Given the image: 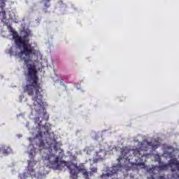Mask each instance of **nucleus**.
<instances>
[{"label":"nucleus","mask_w":179,"mask_h":179,"mask_svg":"<svg viewBox=\"0 0 179 179\" xmlns=\"http://www.w3.org/2000/svg\"><path fill=\"white\" fill-rule=\"evenodd\" d=\"M40 117H36L35 120L36 124H38V127H41V121H40Z\"/></svg>","instance_id":"nucleus-16"},{"label":"nucleus","mask_w":179,"mask_h":179,"mask_svg":"<svg viewBox=\"0 0 179 179\" xmlns=\"http://www.w3.org/2000/svg\"><path fill=\"white\" fill-rule=\"evenodd\" d=\"M0 152H2L4 156H8L12 153V148L10 146L3 145L0 146Z\"/></svg>","instance_id":"nucleus-7"},{"label":"nucleus","mask_w":179,"mask_h":179,"mask_svg":"<svg viewBox=\"0 0 179 179\" xmlns=\"http://www.w3.org/2000/svg\"><path fill=\"white\" fill-rule=\"evenodd\" d=\"M43 12L45 13H48V8H50V6H51V0H43Z\"/></svg>","instance_id":"nucleus-9"},{"label":"nucleus","mask_w":179,"mask_h":179,"mask_svg":"<svg viewBox=\"0 0 179 179\" xmlns=\"http://www.w3.org/2000/svg\"><path fill=\"white\" fill-rule=\"evenodd\" d=\"M169 166H170L169 164H164V162H159L158 169H159V170L166 171L169 169Z\"/></svg>","instance_id":"nucleus-10"},{"label":"nucleus","mask_w":179,"mask_h":179,"mask_svg":"<svg viewBox=\"0 0 179 179\" xmlns=\"http://www.w3.org/2000/svg\"><path fill=\"white\" fill-rule=\"evenodd\" d=\"M142 165H143V164H141Z\"/></svg>","instance_id":"nucleus-20"},{"label":"nucleus","mask_w":179,"mask_h":179,"mask_svg":"<svg viewBox=\"0 0 179 179\" xmlns=\"http://www.w3.org/2000/svg\"><path fill=\"white\" fill-rule=\"evenodd\" d=\"M13 38L15 40V45L18 48L22 49L18 55L22 61H24L25 65L27 67V85L23 87L24 93H27L28 96H31V100L33 104L31 106L32 110H34L38 114H40L41 111L45 110V106L47 102H44V96L43 95V88L41 84L38 82V76H37V70L34 64H30V59H31V55L36 54L34 48L31 47V45L29 44L30 42V34L24 31L22 33V36H19V34L16 31H13Z\"/></svg>","instance_id":"nucleus-1"},{"label":"nucleus","mask_w":179,"mask_h":179,"mask_svg":"<svg viewBox=\"0 0 179 179\" xmlns=\"http://www.w3.org/2000/svg\"><path fill=\"white\" fill-rule=\"evenodd\" d=\"M36 166V162L34 159L28 160V166L27 169V174H29L31 177H36V171L33 169V166Z\"/></svg>","instance_id":"nucleus-4"},{"label":"nucleus","mask_w":179,"mask_h":179,"mask_svg":"<svg viewBox=\"0 0 179 179\" xmlns=\"http://www.w3.org/2000/svg\"><path fill=\"white\" fill-rule=\"evenodd\" d=\"M36 136L41 141L39 144L40 148L45 146V143H44V141L43 140V131H38Z\"/></svg>","instance_id":"nucleus-8"},{"label":"nucleus","mask_w":179,"mask_h":179,"mask_svg":"<svg viewBox=\"0 0 179 179\" xmlns=\"http://www.w3.org/2000/svg\"><path fill=\"white\" fill-rule=\"evenodd\" d=\"M138 146L139 148H135L133 150V155L138 159H142L145 156V152H148L149 148H151L153 150L157 149V145L153 144V142L143 141L138 142Z\"/></svg>","instance_id":"nucleus-3"},{"label":"nucleus","mask_w":179,"mask_h":179,"mask_svg":"<svg viewBox=\"0 0 179 179\" xmlns=\"http://www.w3.org/2000/svg\"><path fill=\"white\" fill-rule=\"evenodd\" d=\"M53 142H55L53 149L54 150H55V152H58V150H59V145H58V142L55 139L53 140Z\"/></svg>","instance_id":"nucleus-15"},{"label":"nucleus","mask_w":179,"mask_h":179,"mask_svg":"<svg viewBox=\"0 0 179 179\" xmlns=\"http://www.w3.org/2000/svg\"><path fill=\"white\" fill-rule=\"evenodd\" d=\"M122 156H124V157H128V155H127V153L125 152V150L122 151Z\"/></svg>","instance_id":"nucleus-19"},{"label":"nucleus","mask_w":179,"mask_h":179,"mask_svg":"<svg viewBox=\"0 0 179 179\" xmlns=\"http://www.w3.org/2000/svg\"><path fill=\"white\" fill-rule=\"evenodd\" d=\"M170 164H174L175 166H176V167L179 170V162L178 161H177V159L175 158V159H171Z\"/></svg>","instance_id":"nucleus-13"},{"label":"nucleus","mask_w":179,"mask_h":179,"mask_svg":"<svg viewBox=\"0 0 179 179\" xmlns=\"http://www.w3.org/2000/svg\"><path fill=\"white\" fill-rule=\"evenodd\" d=\"M62 164H64V166H66V167L69 168V166L68 165V162L66 161H62Z\"/></svg>","instance_id":"nucleus-17"},{"label":"nucleus","mask_w":179,"mask_h":179,"mask_svg":"<svg viewBox=\"0 0 179 179\" xmlns=\"http://www.w3.org/2000/svg\"><path fill=\"white\" fill-rule=\"evenodd\" d=\"M91 171L89 173V176H90V177H92V176H93V174H94V173H97V168L96 167H91L90 168Z\"/></svg>","instance_id":"nucleus-14"},{"label":"nucleus","mask_w":179,"mask_h":179,"mask_svg":"<svg viewBox=\"0 0 179 179\" xmlns=\"http://www.w3.org/2000/svg\"><path fill=\"white\" fill-rule=\"evenodd\" d=\"M43 128L45 129L44 135H49L50 129H51V124L50 123H45Z\"/></svg>","instance_id":"nucleus-12"},{"label":"nucleus","mask_w":179,"mask_h":179,"mask_svg":"<svg viewBox=\"0 0 179 179\" xmlns=\"http://www.w3.org/2000/svg\"><path fill=\"white\" fill-rule=\"evenodd\" d=\"M6 0H0V9L1 11L0 12V19L1 20H5L6 19V11L3 10L5 6H6Z\"/></svg>","instance_id":"nucleus-6"},{"label":"nucleus","mask_w":179,"mask_h":179,"mask_svg":"<svg viewBox=\"0 0 179 179\" xmlns=\"http://www.w3.org/2000/svg\"><path fill=\"white\" fill-rule=\"evenodd\" d=\"M64 157V150H61L59 156L55 157V155L51 154V152L45 153L44 152L42 155L43 160H48V163L47 164L48 167L50 169H53V170H62L64 166L59 164V159Z\"/></svg>","instance_id":"nucleus-2"},{"label":"nucleus","mask_w":179,"mask_h":179,"mask_svg":"<svg viewBox=\"0 0 179 179\" xmlns=\"http://www.w3.org/2000/svg\"><path fill=\"white\" fill-rule=\"evenodd\" d=\"M30 156H34V155H36V151L34 150H30V153H29Z\"/></svg>","instance_id":"nucleus-18"},{"label":"nucleus","mask_w":179,"mask_h":179,"mask_svg":"<svg viewBox=\"0 0 179 179\" xmlns=\"http://www.w3.org/2000/svg\"><path fill=\"white\" fill-rule=\"evenodd\" d=\"M70 174H71V178L78 179V174H79V172L76 169H70Z\"/></svg>","instance_id":"nucleus-11"},{"label":"nucleus","mask_w":179,"mask_h":179,"mask_svg":"<svg viewBox=\"0 0 179 179\" xmlns=\"http://www.w3.org/2000/svg\"><path fill=\"white\" fill-rule=\"evenodd\" d=\"M76 169L78 173H82L85 179H90V178H89V172L87 169H86L85 164H80L79 166H76Z\"/></svg>","instance_id":"nucleus-5"}]
</instances>
